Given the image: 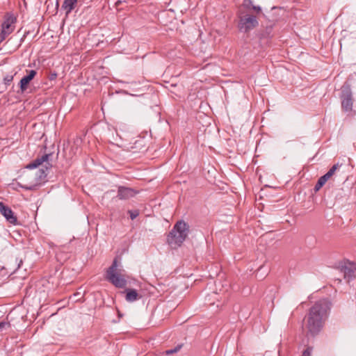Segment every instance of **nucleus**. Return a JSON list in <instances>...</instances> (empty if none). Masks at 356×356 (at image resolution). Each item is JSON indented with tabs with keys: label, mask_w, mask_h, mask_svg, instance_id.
<instances>
[{
	"label": "nucleus",
	"mask_w": 356,
	"mask_h": 356,
	"mask_svg": "<svg viewBox=\"0 0 356 356\" xmlns=\"http://www.w3.org/2000/svg\"><path fill=\"white\" fill-rule=\"evenodd\" d=\"M340 99L342 110L346 113L351 112L353 110V92L348 84H343L342 86Z\"/></svg>",
	"instance_id": "nucleus-5"
},
{
	"label": "nucleus",
	"mask_w": 356,
	"mask_h": 356,
	"mask_svg": "<svg viewBox=\"0 0 356 356\" xmlns=\"http://www.w3.org/2000/svg\"><path fill=\"white\" fill-rule=\"evenodd\" d=\"M22 261L21 260V261H20V263L18 264V267H19V268L20 267V264H22Z\"/></svg>",
	"instance_id": "nucleus-28"
},
{
	"label": "nucleus",
	"mask_w": 356,
	"mask_h": 356,
	"mask_svg": "<svg viewBox=\"0 0 356 356\" xmlns=\"http://www.w3.org/2000/svg\"><path fill=\"white\" fill-rule=\"evenodd\" d=\"M35 187H36L35 185H33V186H24V188L26 190H29V191H33L35 188Z\"/></svg>",
	"instance_id": "nucleus-24"
},
{
	"label": "nucleus",
	"mask_w": 356,
	"mask_h": 356,
	"mask_svg": "<svg viewBox=\"0 0 356 356\" xmlns=\"http://www.w3.org/2000/svg\"><path fill=\"white\" fill-rule=\"evenodd\" d=\"M261 13L260 6L253 5L251 0H244L237 13L238 31L248 33L257 28L259 26L258 15Z\"/></svg>",
	"instance_id": "nucleus-2"
},
{
	"label": "nucleus",
	"mask_w": 356,
	"mask_h": 356,
	"mask_svg": "<svg viewBox=\"0 0 356 356\" xmlns=\"http://www.w3.org/2000/svg\"><path fill=\"white\" fill-rule=\"evenodd\" d=\"M340 270L343 274V277L348 282L353 280L356 277V264L345 261L340 266Z\"/></svg>",
	"instance_id": "nucleus-7"
},
{
	"label": "nucleus",
	"mask_w": 356,
	"mask_h": 356,
	"mask_svg": "<svg viewBox=\"0 0 356 356\" xmlns=\"http://www.w3.org/2000/svg\"><path fill=\"white\" fill-rule=\"evenodd\" d=\"M129 213L131 220L135 219L139 215V212L137 210L129 211Z\"/></svg>",
	"instance_id": "nucleus-20"
},
{
	"label": "nucleus",
	"mask_w": 356,
	"mask_h": 356,
	"mask_svg": "<svg viewBox=\"0 0 356 356\" xmlns=\"http://www.w3.org/2000/svg\"><path fill=\"white\" fill-rule=\"evenodd\" d=\"M330 306L331 303L327 299H323L316 302L310 308L306 323V328L309 334L316 336L321 332Z\"/></svg>",
	"instance_id": "nucleus-1"
},
{
	"label": "nucleus",
	"mask_w": 356,
	"mask_h": 356,
	"mask_svg": "<svg viewBox=\"0 0 356 356\" xmlns=\"http://www.w3.org/2000/svg\"><path fill=\"white\" fill-rule=\"evenodd\" d=\"M122 2H125V1L118 0L115 2V6H119Z\"/></svg>",
	"instance_id": "nucleus-25"
},
{
	"label": "nucleus",
	"mask_w": 356,
	"mask_h": 356,
	"mask_svg": "<svg viewBox=\"0 0 356 356\" xmlns=\"http://www.w3.org/2000/svg\"><path fill=\"white\" fill-rule=\"evenodd\" d=\"M122 270L118 268V260L115 258L111 266L106 270V280L118 288H124L127 280L122 274Z\"/></svg>",
	"instance_id": "nucleus-4"
},
{
	"label": "nucleus",
	"mask_w": 356,
	"mask_h": 356,
	"mask_svg": "<svg viewBox=\"0 0 356 356\" xmlns=\"http://www.w3.org/2000/svg\"><path fill=\"white\" fill-rule=\"evenodd\" d=\"M15 18L13 16L8 17L1 24V42L4 40L15 29Z\"/></svg>",
	"instance_id": "nucleus-8"
},
{
	"label": "nucleus",
	"mask_w": 356,
	"mask_h": 356,
	"mask_svg": "<svg viewBox=\"0 0 356 356\" xmlns=\"http://www.w3.org/2000/svg\"><path fill=\"white\" fill-rule=\"evenodd\" d=\"M15 74H16V73L8 74L3 77V83L6 86V87H7L8 86H9L11 83Z\"/></svg>",
	"instance_id": "nucleus-14"
},
{
	"label": "nucleus",
	"mask_w": 356,
	"mask_h": 356,
	"mask_svg": "<svg viewBox=\"0 0 356 356\" xmlns=\"http://www.w3.org/2000/svg\"><path fill=\"white\" fill-rule=\"evenodd\" d=\"M188 225L184 221H178L170 232L167 241L172 248H177L181 246L188 236Z\"/></svg>",
	"instance_id": "nucleus-3"
},
{
	"label": "nucleus",
	"mask_w": 356,
	"mask_h": 356,
	"mask_svg": "<svg viewBox=\"0 0 356 356\" xmlns=\"http://www.w3.org/2000/svg\"><path fill=\"white\" fill-rule=\"evenodd\" d=\"M51 156V154H46L42 155L40 157L37 158L34 161H33L31 163L27 165L26 168L28 169H33L35 168H38L40 165H42L43 163H46L45 168L46 170H41V175L39 176L40 178L45 177L47 176L46 171L51 167V165L48 162L49 156Z\"/></svg>",
	"instance_id": "nucleus-6"
},
{
	"label": "nucleus",
	"mask_w": 356,
	"mask_h": 356,
	"mask_svg": "<svg viewBox=\"0 0 356 356\" xmlns=\"http://www.w3.org/2000/svg\"><path fill=\"white\" fill-rule=\"evenodd\" d=\"M28 73L29 74L24 76L19 81L21 92H24L26 90L28 85L37 74L36 71L34 70L29 71Z\"/></svg>",
	"instance_id": "nucleus-10"
},
{
	"label": "nucleus",
	"mask_w": 356,
	"mask_h": 356,
	"mask_svg": "<svg viewBox=\"0 0 356 356\" xmlns=\"http://www.w3.org/2000/svg\"><path fill=\"white\" fill-rule=\"evenodd\" d=\"M81 295L80 293H76L74 294V297L76 298V297H79V296Z\"/></svg>",
	"instance_id": "nucleus-26"
},
{
	"label": "nucleus",
	"mask_w": 356,
	"mask_h": 356,
	"mask_svg": "<svg viewBox=\"0 0 356 356\" xmlns=\"http://www.w3.org/2000/svg\"><path fill=\"white\" fill-rule=\"evenodd\" d=\"M181 347H182V344H179L176 347H175L174 348L167 350L165 351V354L166 355H172V354L176 353H177V352H179L180 350Z\"/></svg>",
	"instance_id": "nucleus-15"
},
{
	"label": "nucleus",
	"mask_w": 356,
	"mask_h": 356,
	"mask_svg": "<svg viewBox=\"0 0 356 356\" xmlns=\"http://www.w3.org/2000/svg\"><path fill=\"white\" fill-rule=\"evenodd\" d=\"M331 177L332 176L328 172H326L324 175L321 177V178L325 182H327Z\"/></svg>",
	"instance_id": "nucleus-21"
},
{
	"label": "nucleus",
	"mask_w": 356,
	"mask_h": 356,
	"mask_svg": "<svg viewBox=\"0 0 356 356\" xmlns=\"http://www.w3.org/2000/svg\"><path fill=\"white\" fill-rule=\"evenodd\" d=\"M326 182L323 180L321 177L318 179L317 183L314 186L315 191H319L325 184Z\"/></svg>",
	"instance_id": "nucleus-16"
},
{
	"label": "nucleus",
	"mask_w": 356,
	"mask_h": 356,
	"mask_svg": "<svg viewBox=\"0 0 356 356\" xmlns=\"http://www.w3.org/2000/svg\"><path fill=\"white\" fill-rule=\"evenodd\" d=\"M10 327V323L6 322V321L0 322V331H3L6 327Z\"/></svg>",
	"instance_id": "nucleus-19"
},
{
	"label": "nucleus",
	"mask_w": 356,
	"mask_h": 356,
	"mask_svg": "<svg viewBox=\"0 0 356 356\" xmlns=\"http://www.w3.org/2000/svg\"><path fill=\"white\" fill-rule=\"evenodd\" d=\"M339 166H341V164H334L327 172H328L332 177Z\"/></svg>",
	"instance_id": "nucleus-18"
},
{
	"label": "nucleus",
	"mask_w": 356,
	"mask_h": 356,
	"mask_svg": "<svg viewBox=\"0 0 356 356\" xmlns=\"http://www.w3.org/2000/svg\"><path fill=\"white\" fill-rule=\"evenodd\" d=\"M272 29H273V27L271 26L266 27L264 34H265L268 37L270 36V35L271 34V32H272Z\"/></svg>",
	"instance_id": "nucleus-22"
},
{
	"label": "nucleus",
	"mask_w": 356,
	"mask_h": 356,
	"mask_svg": "<svg viewBox=\"0 0 356 356\" xmlns=\"http://www.w3.org/2000/svg\"><path fill=\"white\" fill-rule=\"evenodd\" d=\"M80 300V298H77V299H75V301H78V300Z\"/></svg>",
	"instance_id": "nucleus-29"
},
{
	"label": "nucleus",
	"mask_w": 356,
	"mask_h": 356,
	"mask_svg": "<svg viewBox=\"0 0 356 356\" xmlns=\"http://www.w3.org/2000/svg\"><path fill=\"white\" fill-rule=\"evenodd\" d=\"M143 142V140H137L136 141V143L135 144H139V145H141V143Z\"/></svg>",
	"instance_id": "nucleus-27"
},
{
	"label": "nucleus",
	"mask_w": 356,
	"mask_h": 356,
	"mask_svg": "<svg viewBox=\"0 0 356 356\" xmlns=\"http://www.w3.org/2000/svg\"><path fill=\"white\" fill-rule=\"evenodd\" d=\"M313 351V347L307 346L306 349L302 352V356H312Z\"/></svg>",
	"instance_id": "nucleus-17"
},
{
	"label": "nucleus",
	"mask_w": 356,
	"mask_h": 356,
	"mask_svg": "<svg viewBox=\"0 0 356 356\" xmlns=\"http://www.w3.org/2000/svg\"><path fill=\"white\" fill-rule=\"evenodd\" d=\"M136 195V192L127 187L124 186H120L118 190V197L120 200H127L132 197H134Z\"/></svg>",
	"instance_id": "nucleus-11"
},
{
	"label": "nucleus",
	"mask_w": 356,
	"mask_h": 356,
	"mask_svg": "<svg viewBox=\"0 0 356 356\" xmlns=\"http://www.w3.org/2000/svg\"><path fill=\"white\" fill-rule=\"evenodd\" d=\"M56 77H57L56 73H51V74H50L49 79L50 80H54Z\"/></svg>",
	"instance_id": "nucleus-23"
},
{
	"label": "nucleus",
	"mask_w": 356,
	"mask_h": 356,
	"mask_svg": "<svg viewBox=\"0 0 356 356\" xmlns=\"http://www.w3.org/2000/svg\"><path fill=\"white\" fill-rule=\"evenodd\" d=\"M124 292L126 293L125 300L129 302H133L142 297L136 289H127Z\"/></svg>",
	"instance_id": "nucleus-12"
},
{
	"label": "nucleus",
	"mask_w": 356,
	"mask_h": 356,
	"mask_svg": "<svg viewBox=\"0 0 356 356\" xmlns=\"http://www.w3.org/2000/svg\"><path fill=\"white\" fill-rule=\"evenodd\" d=\"M0 213L9 223L14 225L17 224V218L13 211L2 202H0Z\"/></svg>",
	"instance_id": "nucleus-9"
},
{
	"label": "nucleus",
	"mask_w": 356,
	"mask_h": 356,
	"mask_svg": "<svg viewBox=\"0 0 356 356\" xmlns=\"http://www.w3.org/2000/svg\"><path fill=\"white\" fill-rule=\"evenodd\" d=\"M78 3L77 0H64L62 8L65 11V14L69 15L74 10Z\"/></svg>",
	"instance_id": "nucleus-13"
}]
</instances>
